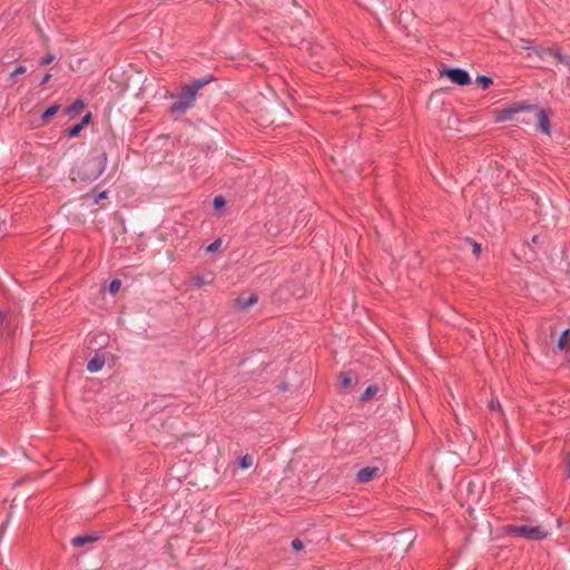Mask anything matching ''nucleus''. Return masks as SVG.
I'll return each mask as SVG.
<instances>
[{
  "label": "nucleus",
  "instance_id": "nucleus-13",
  "mask_svg": "<svg viewBox=\"0 0 570 570\" xmlns=\"http://www.w3.org/2000/svg\"><path fill=\"white\" fill-rule=\"evenodd\" d=\"M475 82L482 89H488L492 85V79L488 76H479L475 79Z\"/></svg>",
  "mask_w": 570,
  "mask_h": 570
},
{
  "label": "nucleus",
  "instance_id": "nucleus-21",
  "mask_svg": "<svg viewBox=\"0 0 570 570\" xmlns=\"http://www.w3.org/2000/svg\"><path fill=\"white\" fill-rule=\"evenodd\" d=\"M222 245V240L220 239H216L214 240L212 244H209L206 248V250L208 253H213V252H216Z\"/></svg>",
  "mask_w": 570,
  "mask_h": 570
},
{
  "label": "nucleus",
  "instance_id": "nucleus-7",
  "mask_svg": "<svg viewBox=\"0 0 570 570\" xmlns=\"http://www.w3.org/2000/svg\"><path fill=\"white\" fill-rule=\"evenodd\" d=\"M538 128L543 134L550 135L551 125L549 114L544 109L538 111Z\"/></svg>",
  "mask_w": 570,
  "mask_h": 570
},
{
  "label": "nucleus",
  "instance_id": "nucleus-17",
  "mask_svg": "<svg viewBox=\"0 0 570 570\" xmlns=\"http://www.w3.org/2000/svg\"><path fill=\"white\" fill-rule=\"evenodd\" d=\"M82 129H83L82 125L76 124L68 129L67 135L69 138H73V137L78 136Z\"/></svg>",
  "mask_w": 570,
  "mask_h": 570
},
{
  "label": "nucleus",
  "instance_id": "nucleus-10",
  "mask_svg": "<svg viewBox=\"0 0 570 570\" xmlns=\"http://www.w3.org/2000/svg\"><path fill=\"white\" fill-rule=\"evenodd\" d=\"M97 539L98 538L96 535H78L71 540V543L73 547H82L87 543L97 541Z\"/></svg>",
  "mask_w": 570,
  "mask_h": 570
},
{
  "label": "nucleus",
  "instance_id": "nucleus-9",
  "mask_svg": "<svg viewBox=\"0 0 570 570\" xmlns=\"http://www.w3.org/2000/svg\"><path fill=\"white\" fill-rule=\"evenodd\" d=\"M256 303H257V295H255V294L249 295L247 298H244V297L236 298V304L243 309H246Z\"/></svg>",
  "mask_w": 570,
  "mask_h": 570
},
{
  "label": "nucleus",
  "instance_id": "nucleus-28",
  "mask_svg": "<svg viewBox=\"0 0 570 570\" xmlns=\"http://www.w3.org/2000/svg\"><path fill=\"white\" fill-rule=\"evenodd\" d=\"M90 118H91V115L90 114H87L80 122H78L79 125H82V128L90 121Z\"/></svg>",
  "mask_w": 570,
  "mask_h": 570
},
{
  "label": "nucleus",
  "instance_id": "nucleus-11",
  "mask_svg": "<svg viewBox=\"0 0 570 570\" xmlns=\"http://www.w3.org/2000/svg\"><path fill=\"white\" fill-rule=\"evenodd\" d=\"M60 109L58 104L51 105L48 107L41 115L42 122H48Z\"/></svg>",
  "mask_w": 570,
  "mask_h": 570
},
{
  "label": "nucleus",
  "instance_id": "nucleus-24",
  "mask_svg": "<svg viewBox=\"0 0 570 570\" xmlns=\"http://www.w3.org/2000/svg\"><path fill=\"white\" fill-rule=\"evenodd\" d=\"M292 548L295 551H301L304 548V543L299 539H295L292 541Z\"/></svg>",
  "mask_w": 570,
  "mask_h": 570
},
{
  "label": "nucleus",
  "instance_id": "nucleus-6",
  "mask_svg": "<svg viewBox=\"0 0 570 570\" xmlns=\"http://www.w3.org/2000/svg\"><path fill=\"white\" fill-rule=\"evenodd\" d=\"M379 474V468L376 466H365L362 468L357 474L356 480L360 483H366L373 480Z\"/></svg>",
  "mask_w": 570,
  "mask_h": 570
},
{
  "label": "nucleus",
  "instance_id": "nucleus-5",
  "mask_svg": "<svg viewBox=\"0 0 570 570\" xmlns=\"http://www.w3.org/2000/svg\"><path fill=\"white\" fill-rule=\"evenodd\" d=\"M532 107L523 104H514L510 106L509 108L502 109L499 114V120H508L510 119L514 114L523 111V110H530Z\"/></svg>",
  "mask_w": 570,
  "mask_h": 570
},
{
  "label": "nucleus",
  "instance_id": "nucleus-31",
  "mask_svg": "<svg viewBox=\"0 0 570 570\" xmlns=\"http://www.w3.org/2000/svg\"><path fill=\"white\" fill-rule=\"evenodd\" d=\"M51 78L50 73H46L41 80V85H46Z\"/></svg>",
  "mask_w": 570,
  "mask_h": 570
},
{
  "label": "nucleus",
  "instance_id": "nucleus-26",
  "mask_svg": "<svg viewBox=\"0 0 570 570\" xmlns=\"http://www.w3.org/2000/svg\"><path fill=\"white\" fill-rule=\"evenodd\" d=\"M8 321V314L6 312H0V335L2 334V326Z\"/></svg>",
  "mask_w": 570,
  "mask_h": 570
},
{
  "label": "nucleus",
  "instance_id": "nucleus-16",
  "mask_svg": "<svg viewBox=\"0 0 570 570\" xmlns=\"http://www.w3.org/2000/svg\"><path fill=\"white\" fill-rule=\"evenodd\" d=\"M190 283H191V285H194L196 287H202V286L210 283V281L206 279V277L203 275H197V276L191 277Z\"/></svg>",
  "mask_w": 570,
  "mask_h": 570
},
{
  "label": "nucleus",
  "instance_id": "nucleus-14",
  "mask_svg": "<svg viewBox=\"0 0 570 570\" xmlns=\"http://www.w3.org/2000/svg\"><path fill=\"white\" fill-rule=\"evenodd\" d=\"M253 456L249 454H245L239 459L238 465L240 469H248L253 465Z\"/></svg>",
  "mask_w": 570,
  "mask_h": 570
},
{
  "label": "nucleus",
  "instance_id": "nucleus-4",
  "mask_svg": "<svg viewBox=\"0 0 570 570\" xmlns=\"http://www.w3.org/2000/svg\"><path fill=\"white\" fill-rule=\"evenodd\" d=\"M442 73L459 86H465L471 82L469 72L461 68L444 69Z\"/></svg>",
  "mask_w": 570,
  "mask_h": 570
},
{
  "label": "nucleus",
  "instance_id": "nucleus-2",
  "mask_svg": "<svg viewBox=\"0 0 570 570\" xmlns=\"http://www.w3.org/2000/svg\"><path fill=\"white\" fill-rule=\"evenodd\" d=\"M509 534L529 540H542L548 537L549 531L541 525H510Z\"/></svg>",
  "mask_w": 570,
  "mask_h": 570
},
{
  "label": "nucleus",
  "instance_id": "nucleus-3",
  "mask_svg": "<svg viewBox=\"0 0 570 570\" xmlns=\"http://www.w3.org/2000/svg\"><path fill=\"white\" fill-rule=\"evenodd\" d=\"M105 161H106L105 155L102 157H96V158L88 159L83 164L85 173L82 175V179H86V180L97 179L105 170Z\"/></svg>",
  "mask_w": 570,
  "mask_h": 570
},
{
  "label": "nucleus",
  "instance_id": "nucleus-29",
  "mask_svg": "<svg viewBox=\"0 0 570 570\" xmlns=\"http://www.w3.org/2000/svg\"><path fill=\"white\" fill-rule=\"evenodd\" d=\"M473 254L479 256L481 254V245L478 243H473Z\"/></svg>",
  "mask_w": 570,
  "mask_h": 570
},
{
  "label": "nucleus",
  "instance_id": "nucleus-22",
  "mask_svg": "<svg viewBox=\"0 0 570 570\" xmlns=\"http://www.w3.org/2000/svg\"><path fill=\"white\" fill-rule=\"evenodd\" d=\"M225 203H226V202H225V198H224L223 196H216V197L214 198V207H215L216 209H219V208L224 207V206H225Z\"/></svg>",
  "mask_w": 570,
  "mask_h": 570
},
{
  "label": "nucleus",
  "instance_id": "nucleus-19",
  "mask_svg": "<svg viewBox=\"0 0 570 570\" xmlns=\"http://www.w3.org/2000/svg\"><path fill=\"white\" fill-rule=\"evenodd\" d=\"M568 330H566L562 335L560 336V338L558 340V347L560 350H563L567 345V342H568Z\"/></svg>",
  "mask_w": 570,
  "mask_h": 570
},
{
  "label": "nucleus",
  "instance_id": "nucleus-8",
  "mask_svg": "<svg viewBox=\"0 0 570 570\" xmlns=\"http://www.w3.org/2000/svg\"><path fill=\"white\" fill-rule=\"evenodd\" d=\"M105 365V357L100 355H96L87 363V370L90 373H95L100 371Z\"/></svg>",
  "mask_w": 570,
  "mask_h": 570
},
{
  "label": "nucleus",
  "instance_id": "nucleus-1",
  "mask_svg": "<svg viewBox=\"0 0 570 570\" xmlns=\"http://www.w3.org/2000/svg\"><path fill=\"white\" fill-rule=\"evenodd\" d=\"M206 83V80H196L190 85L184 86L180 95L177 97L176 102H174L170 107L171 112L181 115L190 109L196 101L198 90Z\"/></svg>",
  "mask_w": 570,
  "mask_h": 570
},
{
  "label": "nucleus",
  "instance_id": "nucleus-25",
  "mask_svg": "<svg viewBox=\"0 0 570 570\" xmlns=\"http://www.w3.org/2000/svg\"><path fill=\"white\" fill-rule=\"evenodd\" d=\"M56 59V57L51 53H48L42 59H41V65H49L51 63L53 60Z\"/></svg>",
  "mask_w": 570,
  "mask_h": 570
},
{
  "label": "nucleus",
  "instance_id": "nucleus-30",
  "mask_svg": "<svg viewBox=\"0 0 570 570\" xmlns=\"http://www.w3.org/2000/svg\"><path fill=\"white\" fill-rule=\"evenodd\" d=\"M83 106L82 101L81 100H77L73 105H72V110H77L79 108H81Z\"/></svg>",
  "mask_w": 570,
  "mask_h": 570
},
{
  "label": "nucleus",
  "instance_id": "nucleus-33",
  "mask_svg": "<svg viewBox=\"0 0 570 570\" xmlns=\"http://www.w3.org/2000/svg\"><path fill=\"white\" fill-rule=\"evenodd\" d=\"M105 196H106V193L104 191V193H101V194L99 195V198H104Z\"/></svg>",
  "mask_w": 570,
  "mask_h": 570
},
{
  "label": "nucleus",
  "instance_id": "nucleus-32",
  "mask_svg": "<svg viewBox=\"0 0 570 570\" xmlns=\"http://www.w3.org/2000/svg\"><path fill=\"white\" fill-rule=\"evenodd\" d=\"M532 242L537 243L538 242V236H533Z\"/></svg>",
  "mask_w": 570,
  "mask_h": 570
},
{
  "label": "nucleus",
  "instance_id": "nucleus-15",
  "mask_svg": "<svg viewBox=\"0 0 570 570\" xmlns=\"http://www.w3.org/2000/svg\"><path fill=\"white\" fill-rule=\"evenodd\" d=\"M550 53L558 59L559 62L563 63L564 66H567L570 70V59L561 53L560 51L556 50V51H550Z\"/></svg>",
  "mask_w": 570,
  "mask_h": 570
},
{
  "label": "nucleus",
  "instance_id": "nucleus-23",
  "mask_svg": "<svg viewBox=\"0 0 570 570\" xmlns=\"http://www.w3.org/2000/svg\"><path fill=\"white\" fill-rule=\"evenodd\" d=\"M26 72V67L19 66L17 67L11 73L10 79H14L17 76L22 75Z\"/></svg>",
  "mask_w": 570,
  "mask_h": 570
},
{
  "label": "nucleus",
  "instance_id": "nucleus-12",
  "mask_svg": "<svg viewBox=\"0 0 570 570\" xmlns=\"http://www.w3.org/2000/svg\"><path fill=\"white\" fill-rule=\"evenodd\" d=\"M379 392V387L375 385H370L366 387V390L361 395V401L365 402L371 400L373 396H375Z\"/></svg>",
  "mask_w": 570,
  "mask_h": 570
},
{
  "label": "nucleus",
  "instance_id": "nucleus-18",
  "mask_svg": "<svg viewBox=\"0 0 570 570\" xmlns=\"http://www.w3.org/2000/svg\"><path fill=\"white\" fill-rule=\"evenodd\" d=\"M352 383V377L348 374L342 373L340 376V384L342 387H347Z\"/></svg>",
  "mask_w": 570,
  "mask_h": 570
},
{
  "label": "nucleus",
  "instance_id": "nucleus-27",
  "mask_svg": "<svg viewBox=\"0 0 570 570\" xmlns=\"http://www.w3.org/2000/svg\"><path fill=\"white\" fill-rule=\"evenodd\" d=\"M489 407L491 411H494V410H500L501 405L499 403V401H490L489 403Z\"/></svg>",
  "mask_w": 570,
  "mask_h": 570
},
{
  "label": "nucleus",
  "instance_id": "nucleus-20",
  "mask_svg": "<svg viewBox=\"0 0 570 570\" xmlns=\"http://www.w3.org/2000/svg\"><path fill=\"white\" fill-rule=\"evenodd\" d=\"M121 286V282L119 279H114L109 284V292L116 294Z\"/></svg>",
  "mask_w": 570,
  "mask_h": 570
}]
</instances>
